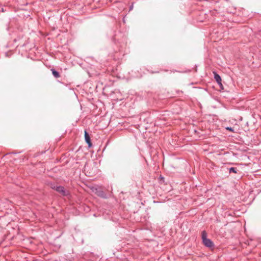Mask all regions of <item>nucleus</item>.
I'll return each mask as SVG.
<instances>
[{"label": "nucleus", "instance_id": "8", "mask_svg": "<svg viewBox=\"0 0 261 261\" xmlns=\"http://www.w3.org/2000/svg\"><path fill=\"white\" fill-rule=\"evenodd\" d=\"M226 129L227 130H229V131L231 132H234V129H233V128L232 127H227L226 128Z\"/></svg>", "mask_w": 261, "mask_h": 261}, {"label": "nucleus", "instance_id": "7", "mask_svg": "<svg viewBox=\"0 0 261 261\" xmlns=\"http://www.w3.org/2000/svg\"><path fill=\"white\" fill-rule=\"evenodd\" d=\"M239 171V170L236 167H231L229 168V172L230 173H237Z\"/></svg>", "mask_w": 261, "mask_h": 261}, {"label": "nucleus", "instance_id": "3", "mask_svg": "<svg viewBox=\"0 0 261 261\" xmlns=\"http://www.w3.org/2000/svg\"><path fill=\"white\" fill-rule=\"evenodd\" d=\"M56 191L61 193L63 196H68L70 194L69 192L66 190L65 188L61 186H56Z\"/></svg>", "mask_w": 261, "mask_h": 261}, {"label": "nucleus", "instance_id": "4", "mask_svg": "<svg viewBox=\"0 0 261 261\" xmlns=\"http://www.w3.org/2000/svg\"><path fill=\"white\" fill-rule=\"evenodd\" d=\"M84 137H85V140L86 142L88 145V147L89 148L91 147L92 146V144L91 142L90 137L89 136V135L86 130H85V132H84Z\"/></svg>", "mask_w": 261, "mask_h": 261}, {"label": "nucleus", "instance_id": "5", "mask_svg": "<svg viewBox=\"0 0 261 261\" xmlns=\"http://www.w3.org/2000/svg\"><path fill=\"white\" fill-rule=\"evenodd\" d=\"M214 78L216 80V81L218 83V84L219 85H222V83H221V76L218 74H217L216 72H214Z\"/></svg>", "mask_w": 261, "mask_h": 261}, {"label": "nucleus", "instance_id": "1", "mask_svg": "<svg viewBox=\"0 0 261 261\" xmlns=\"http://www.w3.org/2000/svg\"><path fill=\"white\" fill-rule=\"evenodd\" d=\"M201 238L202 242L205 246L212 247L214 246V243L210 239L207 238V232L205 230H203L201 232Z\"/></svg>", "mask_w": 261, "mask_h": 261}, {"label": "nucleus", "instance_id": "9", "mask_svg": "<svg viewBox=\"0 0 261 261\" xmlns=\"http://www.w3.org/2000/svg\"><path fill=\"white\" fill-rule=\"evenodd\" d=\"M51 188L53 189H54V190H56V186H52L51 187Z\"/></svg>", "mask_w": 261, "mask_h": 261}, {"label": "nucleus", "instance_id": "2", "mask_svg": "<svg viewBox=\"0 0 261 261\" xmlns=\"http://www.w3.org/2000/svg\"><path fill=\"white\" fill-rule=\"evenodd\" d=\"M92 191L95 193L96 195L101 198L107 199L108 198L107 194L100 188H93L92 189Z\"/></svg>", "mask_w": 261, "mask_h": 261}, {"label": "nucleus", "instance_id": "10", "mask_svg": "<svg viewBox=\"0 0 261 261\" xmlns=\"http://www.w3.org/2000/svg\"><path fill=\"white\" fill-rule=\"evenodd\" d=\"M157 72H152V73H156Z\"/></svg>", "mask_w": 261, "mask_h": 261}, {"label": "nucleus", "instance_id": "6", "mask_svg": "<svg viewBox=\"0 0 261 261\" xmlns=\"http://www.w3.org/2000/svg\"><path fill=\"white\" fill-rule=\"evenodd\" d=\"M51 71L52 72L53 75L56 78H59L60 77V74L58 71L56 70L55 69H51Z\"/></svg>", "mask_w": 261, "mask_h": 261}]
</instances>
